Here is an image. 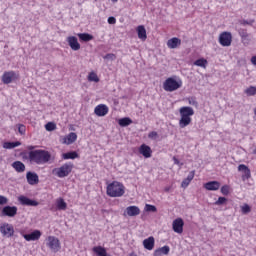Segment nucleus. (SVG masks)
<instances>
[{"label": "nucleus", "instance_id": "13", "mask_svg": "<svg viewBox=\"0 0 256 256\" xmlns=\"http://www.w3.org/2000/svg\"><path fill=\"white\" fill-rule=\"evenodd\" d=\"M18 201L19 203H21V205H26L27 207H37V205H39V202L30 198H27V196H20L18 198Z\"/></svg>", "mask_w": 256, "mask_h": 256}, {"label": "nucleus", "instance_id": "8", "mask_svg": "<svg viewBox=\"0 0 256 256\" xmlns=\"http://www.w3.org/2000/svg\"><path fill=\"white\" fill-rule=\"evenodd\" d=\"M47 246L54 252L57 253L61 249V243L55 236H49L47 238Z\"/></svg>", "mask_w": 256, "mask_h": 256}, {"label": "nucleus", "instance_id": "48", "mask_svg": "<svg viewBox=\"0 0 256 256\" xmlns=\"http://www.w3.org/2000/svg\"><path fill=\"white\" fill-rule=\"evenodd\" d=\"M189 183H191L187 178H185L182 183H181V187H183L184 189L189 187Z\"/></svg>", "mask_w": 256, "mask_h": 256}, {"label": "nucleus", "instance_id": "51", "mask_svg": "<svg viewBox=\"0 0 256 256\" xmlns=\"http://www.w3.org/2000/svg\"><path fill=\"white\" fill-rule=\"evenodd\" d=\"M250 61H251L252 65L256 66V55L252 56Z\"/></svg>", "mask_w": 256, "mask_h": 256}, {"label": "nucleus", "instance_id": "27", "mask_svg": "<svg viewBox=\"0 0 256 256\" xmlns=\"http://www.w3.org/2000/svg\"><path fill=\"white\" fill-rule=\"evenodd\" d=\"M80 41H84L85 43L89 42V41H93V35L89 34V33H79L77 34Z\"/></svg>", "mask_w": 256, "mask_h": 256}, {"label": "nucleus", "instance_id": "7", "mask_svg": "<svg viewBox=\"0 0 256 256\" xmlns=\"http://www.w3.org/2000/svg\"><path fill=\"white\" fill-rule=\"evenodd\" d=\"M219 43L222 47H231V43H233L231 32H222L219 36Z\"/></svg>", "mask_w": 256, "mask_h": 256}, {"label": "nucleus", "instance_id": "16", "mask_svg": "<svg viewBox=\"0 0 256 256\" xmlns=\"http://www.w3.org/2000/svg\"><path fill=\"white\" fill-rule=\"evenodd\" d=\"M26 179L29 185H38L39 184V175L35 172H27Z\"/></svg>", "mask_w": 256, "mask_h": 256}, {"label": "nucleus", "instance_id": "20", "mask_svg": "<svg viewBox=\"0 0 256 256\" xmlns=\"http://www.w3.org/2000/svg\"><path fill=\"white\" fill-rule=\"evenodd\" d=\"M138 39L141 41H147V30L145 29V26L139 25L136 28Z\"/></svg>", "mask_w": 256, "mask_h": 256}, {"label": "nucleus", "instance_id": "32", "mask_svg": "<svg viewBox=\"0 0 256 256\" xmlns=\"http://www.w3.org/2000/svg\"><path fill=\"white\" fill-rule=\"evenodd\" d=\"M78 157H79V154L75 151L62 154V159H65V160H67V159H77Z\"/></svg>", "mask_w": 256, "mask_h": 256}, {"label": "nucleus", "instance_id": "9", "mask_svg": "<svg viewBox=\"0 0 256 256\" xmlns=\"http://www.w3.org/2000/svg\"><path fill=\"white\" fill-rule=\"evenodd\" d=\"M184 226H185V222L182 220V218H177L172 222V229L174 233H178L179 235L183 233Z\"/></svg>", "mask_w": 256, "mask_h": 256}, {"label": "nucleus", "instance_id": "3", "mask_svg": "<svg viewBox=\"0 0 256 256\" xmlns=\"http://www.w3.org/2000/svg\"><path fill=\"white\" fill-rule=\"evenodd\" d=\"M106 193L108 197H123L125 195V186L117 181L108 184Z\"/></svg>", "mask_w": 256, "mask_h": 256}, {"label": "nucleus", "instance_id": "31", "mask_svg": "<svg viewBox=\"0 0 256 256\" xmlns=\"http://www.w3.org/2000/svg\"><path fill=\"white\" fill-rule=\"evenodd\" d=\"M88 81L90 83H99L100 79H99V76L97 75V73H95L94 71L90 72L88 74V77H87Z\"/></svg>", "mask_w": 256, "mask_h": 256}, {"label": "nucleus", "instance_id": "29", "mask_svg": "<svg viewBox=\"0 0 256 256\" xmlns=\"http://www.w3.org/2000/svg\"><path fill=\"white\" fill-rule=\"evenodd\" d=\"M131 123H133V120H131L129 117L121 118L118 121V125H120V127H129Z\"/></svg>", "mask_w": 256, "mask_h": 256}, {"label": "nucleus", "instance_id": "36", "mask_svg": "<svg viewBox=\"0 0 256 256\" xmlns=\"http://www.w3.org/2000/svg\"><path fill=\"white\" fill-rule=\"evenodd\" d=\"M45 129L46 131H55V129H57V124H55L54 122H48L45 125Z\"/></svg>", "mask_w": 256, "mask_h": 256}, {"label": "nucleus", "instance_id": "18", "mask_svg": "<svg viewBox=\"0 0 256 256\" xmlns=\"http://www.w3.org/2000/svg\"><path fill=\"white\" fill-rule=\"evenodd\" d=\"M23 237L26 241H38L41 238V231L34 230L30 234H24Z\"/></svg>", "mask_w": 256, "mask_h": 256}, {"label": "nucleus", "instance_id": "39", "mask_svg": "<svg viewBox=\"0 0 256 256\" xmlns=\"http://www.w3.org/2000/svg\"><path fill=\"white\" fill-rule=\"evenodd\" d=\"M187 101L190 105H192V107H197L199 105V103L197 102V99H195V97H189V98H187Z\"/></svg>", "mask_w": 256, "mask_h": 256}, {"label": "nucleus", "instance_id": "17", "mask_svg": "<svg viewBox=\"0 0 256 256\" xmlns=\"http://www.w3.org/2000/svg\"><path fill=\"white\" fill-rule=\"evenodd\" d=\"M221 187V182L219 181H209L204 184V189L207 191H219V188Z\"/></svg>", "mask_w": 256, "mask_h": 256}, {"label": "nucleus", "instance_id": "11", "mask_svg": "<svg viewBox=\"0 0 256 256\" xmlns=\"http://www.w3.org/2000/svg\"><path fill=\"white\" fill-rule=\"evenodd\" d=\"M0 232L6 237H13L15 230L10 224H2L0 226Z\"/></svg>", "mask_w": 256, "mask_h": 256}, {"label": "nucleus", "instance_id": "38", "mask_svg": "<svg viewBox=\"0 0 256 256\" xmlns=\"http://www.w3.org/2000/svg\"><path fill=\"white\" fill-rule=\"evenodd\" d=\"M241 211H242L243 215H247V214L251 213V206H249L248 204H244L241 207Z\"/></svg>", "mask_w": 256, "mask_h": 256}, {"label": "nucleus", "instance_id": "47", "mask_svg": "<svg viewBox=\"0 0 256 256\" xmlns=\"http://www.w3.org/2000/svg\"><path fill=\"white\" fill-rule=\"evenodd\" d=\"M194 177H195V170H192V171L189 173V175L187 176L186 179L191 182V181H193Z\"/></svg>", "mask_w": 256, "mask_h": 256}, {"label": "nucleus", "instance_id": "14", "mask_svg": "<svg viewBox=\"0 0 256 256\" xmlns=\"http://www.w3.org/2000/svg\"><path fill=\"white\" fill-rule=\"evenodd\" d=\"M2 215L4 217H15L17 215V206H5L2 209Z\"/></svg>", "mask_w": 256, "mask_h": 256}, {"label": "nucleus", "instance_id": "21", "mask_svg": "<svg viewBox=\"0 0 256 256\" xmlns=\"http://www.w3.org/2000/svg\"><path fill=\"white\" fill-rule=\"evenodd\" d=\"M125 213H127L129 217H137V215H140L141 210L137 206H129L126 208Z\"/></svg>", "mask_w": 256, "mask_h": 256}, {"label": "nucleus", "instance_id": "41", "mask_svg": "<svg viewBox=\"0 0 256 256\" xmlns=\"http://www.w3.org/2000/svg\"><path fill=\"white\" fill-rule=\"evenodd\" d=\"M224 203H227V198L219 197L218 200L215 202V205H224Z\"/></svg>", "mask_w": 256, "mask_h": 256}, {"label": "nucleus", "instance_id": "45", "mask_svg": "<svg viewBox=\"0 0 256 256\" xmlns=\"http://www.w3.org/2000/svg\"><path fill=\"white\" fill-rule=\"evenodd\" d=\"M18 132L20 133V135H25V125L19 124Z\"/></svg>", "mask_w": 256, "mask_h": 256}, {"label": "nucleus", "instance_id": "30", "mask_svg": "<svg viewBox=\"0 0 256 256\" xmlns=\"http://www.w3.org/2000/svg\"><path fill=\"white\" fill-rule=\"evenodd\" d=\"M21 146V142L16 141V142H4L3 143V148L4 149H15V147Z\"/></svg>", "mask_w": 256, "mask_h": 256}, {"label": "nucleus", "instance_id": "2", "mask_svg": "<svg viewBox=\"0 0 256 256\" xmlns=\"http://www.w3.org/2000/svg\"><path fill=\"white\" fill-rule=\"evenodd\" d=\"M183 87V80L180 77L172 76L168 77L163 82V89L167 93H173V91H177Z\"/></svg>", "mask_w": 256, "mask_h": 256}, {"label": "nucleus", "instance_id": "57", "mask_svg": "<svg viewBox=\"0 0 256 256\" xmlns=\"http://www.w3.org/2000/svg\"><path fill=\"white\" fill-rule=\"evenodd\" d=\"M244 24L248 25L249 23L245 21Z\"/></svg>", "mask_w": 256, "mask_h": 256}, {"label": "nucleus", "instance_id": "34", "mask_svg": "<svg viewBox=\"0 0 256 256\" xmlns=\"http://www.w3.org/2000/svg\"><path fill=\"white\" fill-rule=\"evenodd\" d=\"M57 209H59V211H65V209H67V203L63 198L57 200Z\"/></svg>", "mask_w": 256, "mask_h": 256}, {"label": "nucleus", "instance_id": "46", "mask_svg": "<svg viewBox=\"0 0 256 256\" xmlns=\"http://www.w3.org/2000/svg\"><path fill=\"white\" fill-rule=\"evenodd\" d=\"M8 201L7 197L0 195V205H7Z\"/></svg>", "mask_w": 256, "mask_h": 256}, {"label": "nucleus", "instance_id": "42", "mask_svg": "<svg viewBox=\"0 0 256 256\" xmlns=\"http://www.w3.org/2000/svg\"><path fill=\"white\" fill-rule=\"evenodd\" d=\"M157 137H159V134L155 131H152L148 134L149 139H157Z\"/></svg>", "mask_w": 256, "mask_h": 256}, {"label": "nucleus", "instance_id": "26", "mask_svg": "<svg viewBox=\"0 0 256 256\" xmlns=\"http://www.w3.org/2000/svg\"><path fill=\"white\" fill-rule=\"evenodd\" d=\"M92 251L97 254V256H107V250L103 246H95Z\"/></svg>", "mask_w": 256, "mask_h": 256}, {"label": "nucleus", "instance_id": "58", "mask_svg": "<svg viewBox=\"0 0 256 256\" xmlns=\"http://www.w3.org/2000/svg\"><path fill=\"white\" fill-rule=\"evenodd\" d=\"M37 163L39 164V163H41V161H37Z\"/></svg>", "mask_w": 256, "mask_h": 256}, {"label": "nucleus", "instance_id": "44", "mask_svg": "<svg viewBox=\"0 0 256 256\" xmlns=\"http://www.w3.org/2000/svg\"><path fill=\"white\" fill-rule=\"evenodd\" d=\"M104 59H110L111 61H115V59H117V56L115 54L110 53V54H106Z\"/></svg>", "mask_w": 256, "mask_h": 256}, {"label": "nucleus", "instance_id": "50", "mask_svg": "<svg viewBox=\"0 0 256 256\" xmlns=\"http://www.w3.org/2000/svg\"><path fill=\"white\" fill-rule=\"evenodd\" d=\"M241 39H242V43H244V45H249V43L251 41V38H249V35H248V37L241 38Z\"/></svg>", "mask_w": 256, "mask_h": 256}, {"label": "nucleus", "instance_id": "15", "mask_svg": "<svg viewBox=\"0 0 256 256\" xmlns=\"http://www.w3.org/2000/svg\"><path fill=\"white\" fill-rule=\"evenodd\" d=\"M77 141V133L71 132L68 135H66L64 138H62V143L64 145H73Z\"/></svg>", "mask_w": 256, "mask_h": 256}, {"label": "nucleus", "instance_id": "40", "mask_svg": "<svg viewBox=\"0 0 256 256\" xmlns=\"http://www.w3.org/2000/svg\"><path fill=\"white\" fill-rule=\"evenodd\" d=\"M230 187L229 185H224L221 187V193L222 195H229Z\"/></svg>", "mask_w": 256, "mask_h": 256}, {"label": "nucleus", "instance_id": "19", "mask_svg": "<svg viewBox=\"0 0 256 256\" xmlns=\"http://www.w3.org/2000/svg\"><path fill=\"white\" fill-rule=\"evenodd\" d=\"M143 246L144 249H147L148 251H153L155 247V238L153 236H150L149 238L143 240Z\"/></svg>", "mask_w": 256, "mask_h": 256}, {"label": "nucleus", "instance_id": "6", "mask_svg": "<svg viewBox=\"0 0 256 256\" xmlns=\"http://www.w3.org/2000/svg\"><path fill=\"white\" fill-rule=\"evenodd\" d=\"M71 171H73V164L69 163V164H64L63 166H61L60 168H56L53 170V173H56V175L58 177H67L69 176V174L71 173Z\"/></svg>", "mask_w": 256, "mask_h": 256}, {"label": "nucleus", "instance_id": "33", "mask_svg": "<svg viewBox=\"0 0 256 256\" xmlns=\"http://www.w3.org/2000/svg\"><path fill=\"white\" fill-rule=\"evenodd\" d=\"M207 59L205 58H200L198 60H196L194 62V65H196V67H203V69H206L207 68Z\"/></svg>", "mask_w": 256, "mask_h": 256}, {"label": "nucleus", "instance_id": "24", "mask_svg": "<svg viewBox=\"0 0 256 256\" xmlns=\"http://www.w3.org/2000/svg\"><path fill=\"white\" fill-rule=\"evenodd\" d=\"M169 246L158 248L154 251V256L169 255Z\"/></svg>", "mask_w": 256, "mask_h": 256}, {"label": "nucleus", "instance_id": "37", "mask_svg": "<svg viewBox=\"0 0 256 256\" xmlns=\"http://www.w3.org/2000/svg\"><path fill=\"white\" fill-rule=\"evenodd\" d=\"M145 210L148 211V213H157V207L151 204H146Z\"/></svg>", "mask_w": 256, "mask_h": 256}, {"label": "nucleus", "instance_id": "53", "mask_svg": "<svg viewBox=\"0 0 256 256\" xmlns=\"http://www.w3.org/2000/svg\"><path fill=\"white\" fill-rule=\"evenodd\" d=\"M254 121H256V107L254 108V116H253Z\"/></svg>", "mask_w": 256, "mask_h": 256}, {"label": "nucleus", "instance_id": "4", "mask_svg": "<svg viewBox=\"0 0 256 256\" xmlns=\"http://www.w3.org/2000/svg\"><path fill=\"white\" fill-rule=\"evenodd\" d=\"M30 159H38L39 161H49L51 154L45 150H34L29 153Z\"/></svg>", "mask_w": 256, "mask_h": 256}, {"label": "nucleus", "instance_id": "22", "mask_svg": "<svg viewBox=\"0 0 256 256\" xmlns=\"http://www.w3.org/2000/svg\"><path fill=\"white\" fill-rule=\"evenodd\" d=\"M181 46V39L174 37L167 41L168 49H177V47Z\"/></svg>", "mask_w": 256, "mask_h": 256}, {"label": "nucleus", "instance_id": "12", "mask_svg": "<svg viewBox=\"0 0 256 256\" xmlns=\"http://www.w3.org/2000/svg\"><path fill=\"white\" fill-rule=\"evenodd\" d=\"M67 43L72 51H79V49H81V44H79V40H77V37L75 36H69L67 38Z\"/></svg>", "mask_w": 256, "mask_h": 256}, {"label": "nucleus", "instance_id": "23", "mask_svg": "<svg viewBox=\"0 0 256 256\" xmlns=\"http://www.w3.org/2000/svg\"><path fill=\"white\" fill-rule=\"evenodd\" d=\"M139 151H140L141 155H143V157H146V159L151 157V153H152L151 147H149V146H147L145 144H142L140 146Z\"/></svg>", "mask_w": 256, "mask_h": 256}, {"label": "nucleus", "instance_id": "55", "mask_svg": "<svg viewBox=\"0 0 256 256\" xmlns=\"http://www.w3.org/2000/svg\"><path fill=\"white\" fill-rule=\"evenodd\" d=\"M112 1H113V3H117L118 0H112Z\"/></svg>", "mask_w": 256, "mask_h": 256}, {"label": "nucleus", "instance_id": "49", "mask_svg": "<svg viewBox=\"0 0 256 256\" xmlns=\"http://www.w3.org/2000/svg\"><path fill=\"white\" fill-rule=\"evenodd\" d=\"M108 23H109V25H115V23H117V19H115V17H113V16H110L108 18Z\"/></svg>", "mask_w": 256, "mask_h": 256}, {"label": "nucleus", "instance_id": "56", "mask_svg": "<svg viewBox=\"0 0 256 256\" xmlns=\"http://www.w3.org/2000/svg\"><path fill=\"white\" fill-rule=\"evenodd\" d=\"M29 149H34V147H33V146H30Z\"/></svg>", "mask_w": 256, "mask_h": 256}, {"label": "nucleus", "instance_id": "1", "mask_svg": "<svg viewBox=\"0 0 256 256\" xmlns=\"http://www.w3.org/2000/svg\"><path fill=\"white\" fill-rule=\"evenodd\" d=\"M179 114V127L180 129H185V127H189V125H191V121H193L191 117L195 115V110L189 106H184L179 109Z\"/></svg>", "mask_w": 256, "mask_h": 256}, {"label": "nucleus", "instance_id": "54", "mask_svg": "<svg viewBox=\"0 0 256 256\" xmlns=\"http://www.w3.org/2000/svg\"><path fill=\"white\" fill-rule=\"evenodd\" d=\"M252 153H253V155H256V148L253 150Z\"/></svg>", "mask_w": 256, "mask_h": 256}, {"label": "nucleus", "instance_id": "25", "mask_svg": "<svg viewBox=\"0 0 256 256\" xmlns=\"http://www.w3.org/2000/svg\"><path fill=\"white\" fill-rule=\"evenodd\" d=\"M238 170L244 173V177H246V179L251 178V170H249V168L246 165L240 164L238 166Z\"/></svg>", "mask_w": 256, "mask_h": 256}, {"label": "nucleus", "instance_id": "52", "mask_svg": "<svg viewBox=\"0 0 256 256\" xmlns=\"http://www.w3.org/2000/svg\"><path fill=\"white\" fill-rule=\"evenodd\" d=\"M164 191H165V193H169V191H171V187L170 186L165 187Z\"/></svg>", "mask_w": 256, "mask_h": 256}, {"label": "nucleus", "instance_id": "59", "mask_svg": "<svg viewBox=\"0 0 256 256\" xmlns=\"http://www.w3.org/2000/svg\"><path fill=\"white\" fill-rule=\"evenodd\" d=\"M179 165V161L176 162Z\"/></svg>", "mask_w": 256, "mask_h": 256}, {"label": "nucleus", "instance_id": "10", "mask_svg": "<svg viewBox=\"0 0 256 256\" xmlns=\"http://www.w3.org/2000/svg\"><path fill=\"white\" fill-rule=\"evenodd\" d=\"M94 113L97 117H105L109 113V107L105 104H99L95 107Z\"/></svg>", "mask_w": 256, "mask_h": 256}, {"label": "nucleus", "instance_id": "28", "mask_svg": "<svg viewBox=\"0 0 256 256\" xmlns=\"http://www.w3.org/2000/svg\"><path fill=\"white\" fill-rule=\"evenodd\" d=\"M12 167L15 168L18 173H23V171H25V164L21 161L13 162Z\"/></svg>", "mask_w": 256, "mask_h": 256}, {"label": "nucleus", "instance_id": "43", "mask_svg": "<svg viewBox=\"0 0 256 256\" xmlns=\"http://www.w3.org/2000/svg\"><path fill=\"white\" fill-rule=\"evenodd\" d=\"M239 35L241 38H245V37H248L249 33H247V30L241 29L239 30Z\"/></svg>", "mask_w": 256, "mask_h": 256}, {"label": "nucleus", "instance_id": "35", "mask_svg": "<svg viewBox=\"0 0 256 256\" xmlns=\"http://www.w3.org/2000/svg\"><path fill=\"white\" fill-rule=\"evenodd\" d=\"M244 93L248 97H253L256 95V87L255 86H249L248 88L245 89Z\"/></svg>", "mask_w": 256, "mask_h": 256}, {"label": "nucleus", "instance_id": "5", "mask_svg": "<svg viewBox=\"0 0 256 256\" xmlns=\"http://www.w3.org/2000/svg\"><path fill=\"white\" fill-rule=\"evenodd\" d=\"M19 79V73L11 70V71H5L2 75V83L4 85H9L10 83H13L14 81H18Z\"/></svg>", "mask_w": 256, "mask_h": 256}]
</instances>
